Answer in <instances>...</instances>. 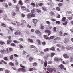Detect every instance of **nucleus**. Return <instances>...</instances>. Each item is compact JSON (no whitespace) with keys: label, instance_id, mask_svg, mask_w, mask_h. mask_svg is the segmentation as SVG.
<instances>
[{"label":"nucleus","instance_id":"0e129e2a","mask_svg":"<svg viewBox=\"0 0 73 73\" xmlns=\"http://www.w3.org/2000/svg\"><path fill=\"white\" fill-rule=\"evenodd\" d=\"M35 16V14H31V17H33Z\"/></svg>","mask_w":73,"mask_h":73},{"label":"nucleus","instance_id":"864d4df0","mask_svg":"<svg viewBox=\"0 0 73 73\" xmlns=\"http://www.w3.org/2000/svg\"><path fill=\"white\" fill-rule=\"evenodd\" d=\"M9 29L11 31H12V32H13V30H14L13 29H12V28L11 27H9Z\"/></svg>","mask_w":73,"mask_h":73},{"label":"nucleus","instance_id":"2f4dec72","mask_svg":"<svg viewBox=\"0 0 73 73\" xmlns=\"http://www.w3.org/2000/svg\"><path fill=\"white\" fill-rule=\"evenodd\" d=\"M39 51L40 52V54H41V55H42H42H43V54H44V53H43V52H42V50H41V51L40 50H39Z\"/></svg>","mask_w":73,"mask_h":73},{"label":"nucleus","instance_id":"79ce46f5","mask_svg":"<svg viewBox=\"0 0 73 73\" xmlns=\"http://www.w3.org/2000/svg\"><path fill=\"white\" fill-rule=\"evenodd\" d=\"M16 24H17V25L18 27V26H19L20 25V23H19V22H17Z\"/></svg>","mask_w":73,"mask_h":73},{"label":"nucleus","instance_id":"ea45409f","mask_svg":"<svg viewBox=\"0 0 73 73\" xmlns=\"http://www.w3.org/2000/svg\"><path fill=\"white\" fill-rule=\"evenodd\" d=\"M13 42L14 43H15V44H18V43H19V41H18L17 40H14L13 41Z\"/></svg>","mask_w":73,"mask_h":73},{"label":"nucleus","instance_id":"58836bf2","mask_svg":"<svg viewBox=\"0 0 73 73\" xmlns=\"http://www.w3.org/2000/svg\"><path fill=\"white\" fill-rule=\"evenodd\" d=\"M54 61H58V60H59V59L57 57H55L54 58Z\"/></svg>","mask_w":73,"mask_h":73},{"label":"nucleus","instance_id":"c756f323","mask_svg":"<svg viewBox=\"0 0 73 73\" xmlns=\"http://www.w3.org/2000/svg\"><path fill=\"white\" fill-rule=\"evenodd\" d=\"M31 12L32 13H35V9H33V10L31 11Z\"/></svg>","mask_w":73,"mask_h":73},{"label":"nucleus","instance_id":"9b49d317","mask_svg":"<svg viewBox=\"0 0 73 73\" xmlns=\"http://www.w3.org/2000/svg\"><path fill=\"white\" fill-rule=\"evenodd\" d=\"M42 9L44 11H47V7L45 6H43L42 7Z\"/></svg>","mask_w":73,"mask_h":73},{"label":"nucleus","instance_id":"ddd939ff","mask_svg":"<svg viewBox=\"0 0 73 73\" xmlns=\"http://www.w3.org/2000/svg\"><path fill=\"white\" fill-rule=\"evenodd\" d=\"M27 17L28 19L31 18V13H29L27 14Z\"/></svg>","mask_w":73,"mask_h":73},{"label":"nucleus","instance_id":"680f3d73","mask_svg":"<svg viewBox=\"0 0 73 73\" xmlns=\"http://www.w3.org/2000/svg\"><path fill=\"white\" fill-rule=\"evenodd\" d=\"M34 69L33 68H30L29 69V71H33V70Z\"/></svg>","mask_w":73,"mask_h":73},{"label":"nucleus","instance_id":"a18cd8bd","mask_svg":"<svg viewBox=\"0 0 73 73\" xmlns=\"http://www.w3.org/2000/svg\"><path fill=\"white\" fill-rule=\"evenodd\" d=\"M66 13L68 14H71L72 12L70 11H68Z\"/></svg>","mask_w":73,"mask_h":73},{"label":"nucleus","instance_id":"4d7b16f0","mask_svg":"<svg viewBox=\"0 0 73 73\" xmlns=\"http://www.w3.org/2000/svg\"><path fill=\"white\" fill-rule=\"evenodd\" d=\"M13 58V55H11L10 56V59L11 60H12Z\"/></svg>","mask_w":73,"mask_h":73},{"label":"nucleus","instance_id":"69168bd1","mask_svg":"<svg viewBox=\"0 0 73 73\" xmlns=\"http://www.w3.org/2000/svg\"><path fill=\"white\" fill-rule=\"evenodd\" d=\"M66 35H68V33H64L63 35V36H66Z\"/></svg>","mask_w":73,"mask_h":73},{"label":"nucleus","instance_id":"20e7f679","mask_svg":"<svg viewBox=\"0 0 73 73\" xmlns=\"http://www.w3.org/2000/svg\"><path fill=\"white\" fill-rule=\"evenodd\" d=\"M45 32L46 33H48V36H49L51 34V31L49 30H46L45 31Z\"/></svg>","mask_w":73,"mask_h":73},{"label":"nucleus","instance_id":"6e6d98bb","mask_svg":"<svg viewBox=\"0 0 73 73\" xmlns=\"http://www.w3.org/2000/svg\"><path fill=\"white\" fill-rule=\"evenodd\" d=\"M36 12H38V13H40L41 12V10L37 9V11H36Z\"/></svg>","mask_w":73,"mask_h":73},{"label":"nucleus","instance_id":"6e6552de","mask_svg":"<svg viewBox=\"0 0 73 73\" xmlns=\"http://www.w3.org/2000/svg\"><path fill=\"white\" fill-rule=\"evenodd\" d=\"M35 33L38 35L39 36H41V32L38 30H37L35 31Z\"/></svg>","mask_w":73,"mask_h":73},{"label":"nucleus","instance_id":"aec40b11","mask_svg":"<svg viewBox=\"0 0 73 73\" xmlns=\"http://www.w3.org/2000/svg\"><path fill=\"white\" fill-rule=\"evenodd\" d=\"M39 61L41 62V64L42 65H43V64L44 63V60H43L41 59H39Z\"/></svg>","mask_w":73,"mask_h":73},{"label":"nucleus","instance_id":"de8ad7c7","mask_svg":"<svg viewBox=\"0 0 73 73\" xmlns=\"http://www.w3.org/2000/svg\"><path fill=\"white\" fill-rule=\"evenodd\" d=\"M41 29H44V26L43 25H42L41 26Z\"/></svg>","mask_w":73,"mask_h":73},{"label":"nucleus","instance_id":"a211bd4d","mask_svg":"<svg viewBox=\"0 0 73 73\" xmlns=\"http://www.w3.org/2000/svg\"><path fill=\"white\" fill-rule=\"evenodd\" d=\"M47 70L49 71L50 72H51V73H52V72H53V71H51V70H52V68L51 67L48 68Z\"/></svg>","mask_w":73,"mask_h":73},{"label":"nucleus","instance_id":"052dcab7","mask_svg":"<svg viewBox=\"0 0 73 73\" xmlns=\"http://www.w3.org/2000/svg\"><path fill=\"white\" fill-rule=\"evenodd\" d=\"M31 5H32L33 7H35V4L33 3H31Z\"/></svg>","mask_w":73,"mask_h":73},{"label":"nucleus","instance_id":"774afa93","mask_svg":"<svg viewBox=\"0 0 73 73\" xmlns=\"http://www.w3.org/2000/svg\"><path fill=\"white\" fill-rule=\"evenodd\" d=\"M51 20L52 21H55L56 20V19H51Z\"/></svg>","mask_w":73,"mask_h":73},{"label":"nucleus","instance_id":"37998d69","mask_svg":"<svg viewBox=\"0 0 73 73\" xmlns=\"http://www.w3.org/2000/svg\"><path fill=\"white\" fill-rule=\"evenodd\" d=\"M9 52H11L12 51H13V49L11 48H9Z\"/></svg>","mask_w":73,"mask_h":73},{"label":"nucleus","instance_id":"e433bc0d","mask_svg":"<svg viewBox=\"0 0 73 73\" xmlns=\"http://www.w3.org/2000/svg\"><path fill=\"white\" fill-rule=\"evenodd\" d=\"M16 8L17 9V10H18V11H19V6L17 5L16 7Z\"/></svg>","mask_w":73,"mask_h":73},{"label":"nucleus","instance_id":"1a4fd4ad","mask_svg":"<svg viewBox=\"0 0 73 73\" xmlns=\"http://www.w3.org/2000/svg\"><path fill=\"white\" fill-rule=\"evenodd\" d=\"M15 35H20L21 34V32L19 31H17L14 33Z\"/></svg>","mask_w":73,"mask_h":73},{"label":"nucleus","instance_id":"72a5a7b5","mask_svg":"<svg viewBox=\"0 0 73 73\" xmlns=\"http://www.w3.org/2000/svg\"><path fill=\"white\" fill-rule=\"evenodd\" d=\"M1 25H2V26H3V27H6V26H7L6 25L4 24V23H2L1 24Z\"/></svg>","mask_w":73,"mask_h":73},{"label":"nucleus","instance_id":"4468645a","mask_svg":"<svg viewBox=\"0 0 73 73\" xmlns=\"http://www.w3.org/2000/svg\"><path fill=\"white\" fill-rule=\"evenodd\" d=\"M0 52L1 53H3V54H4V53H5V52H6V50H1L0 51Z\"/></svg>","mask_w":73,"mask_h":73},{"label":"nucleus","instance_id":"423d86ee","mask_svg":"<svg viewBox=\"0 0 73 73\" xmlns=\"http://www.w3.org/2000/svg\"><path fill=\"white\" fill-rule=\"evenodd\" d=\"M69 42V39H68L65 38L64 40V42L65 44H68Z\"/></svg>","mask_w":73,"mask_h":73},{"label":"nucleus","instance_id":"603ef678","mask_svg":"<svg viewBox=\"0 0 73 73\" xmlns=\"http://www.w3.org/2000/svg\"><path fill=\"white\" fill-rule=\"evenodd\" d=\"M8 5L9 6V7H10V6H11V5H12V4L11 3L9 2L8 3Z\"/></svg>","mask_w":73,"mask_h":73},{"label":"nucleus","instance_id":"5701e85b","mask_svg":"<svg viewBox=\"0 0 73 73\" xmlns=\"http://www.w3.org/2000/svg\"><path fill=\"white\" fill-rule=\"evenodd\" d=\"M50 50H52V51H55V49L54 47H52L50 49Z\"/></svg>","mask_w":73,"mask_h":73},{"label":"nucleus","instance_id":"f704fd0d","mask_svg":"<svg viewBox=\"0 0 73 73\" xmlns=\"http://www.w3.org/2000/svg\"><path fill=\"white\" fill-rule=\"evenodd\" d=\"M67 23H68V22L67 21H66L65 23H63L62 24L63 25H66Z\"/></svg>","mask_w":73,"mask_h":73},{"label":"nucleus","instance_id":"cd10ccee","mask_svg":"<svg viewBox=\"0 0 73 73\" xmlns=\"http://www.w3.org/2000/svg\"><path fill=\"white\" fill-rule=\"evenodd\" d=\"M54 55H55V53H52L51 54V57H53V56H54Z\"/></svg>","mask_w":73,"mask_h":73},{"label":"nucleus","instance_id":"7ed1b4c3","mask_svg":"<svg viewBox=\"0 0 73 73\" xmlns=\"http://www.w3.org/2000/svg\"><path fill=\"white\" fill-rule=\"evenodd\" d=\"M32 20L33 23L34 24V26H36V24L37 23L38 20L37 19H33Z\"/></svg>","mask_w":73,"mask_h":73},{"label":"nucleus","instance_id":"c9c22d12","mask_svg":"<svg viewBox=\"0 0 73 73\" xmlns=\"http://www.w3.org/2000/svg\"><path fill=\"white\" fill-rule=\"evenodd\" d=\"M12 16H15L16 15V13L15 12H12Z\"/></svg>","mask_w":73,"mask_h":73},{"label":"nucleus","instance_id":"dca6fc26","mask_svg":"<svg viewBox=\"0 0 73 73\" xmlns=\"http://www.w3.org/2000/svg\"><path fill=\"white\" fill-rule=\"evenodd\" d=\"M59 67L60 68V69H64V65L62 64L59 66Z\"/></svg>","mask_w":73,"mask_h":73},{"label":"nucleus","instance_id":"412c9836","mask_svg":"<svg viewBox=\"0 0 73 73\" xmlns=\"http://www.w3.org/2000/svg\"><path fill=\"white\" fill-rule=\"evenodd\" d=\"M50 15L51 16H52V17H54L55 16L54 13L52 11L51 12Z\"/></svg>","mask_w":73,"mask_h":73},{"label":"nucleus","instance_id":"4be33fe9","mask_svg":"<svg viewBox=\"0 0 73 73\" xmlns=\"http://www.w3.org/2000/svg\"><path fill=\"white\" fill-rule=\"evenodd\" d=\"M66 48L68 50H70V49H72V47H70V46H69L67 47Z\"/></svg>","mask_w":73,"mask_h":73},{"label":"nucleus","instance_id":"473e14b6","mask_svg":"<svg viewBox=\"0 0 73 73\" xmlns=\"http://www.w3.org/2000/svg\"><path fill=\"white\" fill-rule=\"evenodd\" d=\"M33 65L34 66H37V63L36 62H35L33 64Z\"/></svg>","mask_w":73,"mask_h":73},{"label":"nucleus","instance_id":"e2e57ef3","mask_svg":"<svg viewBox=\"0 0 73 73\" xmlns=\"http://www.w3.org/2000/svg\"><path fill=\"white\" fill-rule=\"evenodd\" d=\"M33 58H32V57H30L29 58V60L30 61H32V60H33Z\"/></svg>","mask_w":73,"mask_h":73},{"label":"nucleus","instance_id":"13d9d810","mask_svg":"<svg viewBox=\"0 0 73 73\" xmlns=\"http://www.w3.org/2000/svg\"><path fill=\"white\" fill-rule=\"evenodd\" d=\"M56 10H57V11H60V7H57L56 8Z\"/></svg>","mask_w":73,"mask_h":73},{"label":"nucleus","instance_id":"7c9ffc66","mask_svg":"<svg viewBox=\"0 0 73 73\" xmlns=\"http://www.w3.org/2000/svg\"><path fill=\"white\" fill-rule=\"evenodd\" d=\"M49 49L48 48L45 49L44 50V51L45 52H47V51H49Z\"/></svg>","mask_w":73,"mask_h":73},{"label":"nucleus","instance_id":"49530a36","mask_svg":"<svg viewBox=\"0 0 73 73\" xmlns=\"http://www.w3.org/2000/svg\"><path fill=\"white\" fill-rule=\"evenodd\" d=\"M69 63V62H65L64 61H63V64H68Z\"/></svg>","mask_w":73,"mask_h":73},{"label":"nucleus","instance_id":"f257e3e1","mask_svg":"<svg viewBox=\"0 0 73 73\" xmlns=\"http://www.w3.org/2000/svg\"><path fill=\"white\" fill-rule=\"evenodd\" d=\"M21 25H23L22 26V27H24L25 26V24L26 23V21L24 20H22L21 21Z\"/></svg>","mask_w":73,"mask_h":73},{"label":"nucleus","instance_id":"09e8293b","mask_svg":"<svg viewBox=\"0 0 73 73\" xmlns=\"http://www.w3.org/2000/svg\"><path fill=\"white\" fill-rule=\"evenodd\" d=\"M5 73H10V72L9 71V70H5Z\"/></svg>","mask_w":73,"mask_h":73},{"label":"nucleus","instance_id":"8fccbe9b","mask_svg":"<svg viewBox=\"0 0 73 73\" xmlns=\"http://www.w3.org/2000/svg\"><path fill=\"white\" fill-rule=\"evenodd\" d=\"M54 38V36H52L50 37V39H53Z\"/></svg>","mask_w":73,"mask_h":73},{"label":"nucleus","instance_id":"a878e982","mask_svg":"<svg viewBox=\"0 0 73 73\" xmlns=\"http://www.w3.org/2000/svg\"><path fill=\"white\" fill-rule=\"evenodd\" d=\"M5 44L4 42L3 41H0V45H3Z\"/></svg>","mask_w":73,"mask_h":73},{"label":"nucleus","instance_id":"6ab92c4d","mask_svg":"<svg viewBox=\"0 0 73 73\" xmlns=\"http://www.w3.org/2000/svg\"><path fill=\"white\" fill-rule=\"evenodd\" d=\"M18 4H19V5H22L23 4V2H22V1L21 0L19 1Z\"/></svg>","mask_w":73,"mask_h":73},{"label":"nucleus","instance_id":"f3484780","mask_svg":"<svg viewBox=\"0 0 73 73\" xmlns=\"http://www.w3.org/2000/svg\"><path fill=\"white\" fill-rule=\"evenodd\" d=\"M44 66L46 68V66H47V60H45L44 63Z\"/></svg>","mask_w":73,"mask_h":73},{"label":"nucleus","instance_id":"5fc2aeb1","mask_svg":"<svg viewBox=\"0 0 73 73\" xmlns=\"http://www.w3.org/2000/svg\"><path fill=\"white\" fill-rule=\"evenodd\" d=\"M43 5V3H40L38 4V5L40 6H42Z\"/></svg>","mask_w":73,"mask_h":73},{"label":"nucleus","instance_id":"2eb2a0df","mask_svg":"<svg viewBox=\"0 0 73 73\" xmlns=\"http://www.w3.org/2000/svg\"><path fill=\"white\" fill-rule=\"evenodd\" d=\"M62 21L63 22H65V21H66V17H63L62 19Z\"/></svg>","mask_w":73,"mask_h":73},{"label":"nucleus","instance_id":"4c0bfd02","mask_svg":"<svg viewBox=\"0 0 73 73\" xmlns=\"http://www.w3.org/2000/svg\"><path fill=\"white\" fill-rule=\"evenodd\" d=\"M16 23H17V22H15L11 23V24L13 25H16Z\"/></svg>","mask_w":73,"mask_h":73},{"label":"nucleus","instance_id":"f8f14e48","mask_svg":"<svg viewBox=\"0 0 73 73\" xmlns=\"http://www.w3.org/2000/svg\"><path fill=\"white\" fill-rule=\"evenodd\" d=\"M28 41L29 42H31V43H33V40L32 39L29 38L28 39Z\"/></svg>","mask_w":73,"mask_h":73},{"label":"nucleus","instance_id":"3c124183","mask_svg":"<svg viewBox=\"0 0 73 73\" xmlns=\"http://www.w3.org/2000/svg\"><path fill=\"white\" fill-rule=\"evenodd\" d=\"M25 32L26 33V34H27V35H29V31H28L26 30L25 31Z\"/></svg>","mask_w":73,"mask_h":73},{"label":"nucleus","instance_id":"a19ab883","mask_svg":"<svg viewBox=\"0 0 73 73\" xmlns=\"http://www.w3.org/2000/svg\"><path fill=\"white\" fill-rule=\"evenodd\" d=\"M11 45L12 46H16V45H15V44L14 43H11Z\"/></svg>","mask_w":73,"mask_h":73},{"label":"nucleus","instance_id":"393cba45","mask_svg":"<svg viewBox=\"0 0 73 73\" xmlns=\"http://www.w3.org/2000/svg\"><path fill=\"white\" fill-rule=\"evenodd\" d=\"M46 28L47 29H52V26H47Z\"/></svg>","mask_w":73,"mask_h":73},{"label":"nucleus","instance_id":"9d476101","mask_svg":"<svg viewBox=\"0 0 73 73\" xmlns=\"http://www.w3.org/2000/svg\"><path fill=\"white\" fill-rule=\"evenodd\" d=\"M12 42V39H9L7 42V44L9 45V44H10L11 42Z\"/></svg>","mask_w":73,"mask_h":73},{"label":"nucleus","instance_id":"c03bdc74","mask_svg":"<svg viewBox=\"0 0 73 73\" xmlns=\"http://www.w3.org/2000/svg\"><path fill=\"white\" fill-rule=\"evenodd\" d=\"M1 62H3L5 64H7V62H5V61L3 60H1Z\"/></svg>","mask_w":73,"mask_h":73},{"label":"nucleus","instance_id":"f03ea898","mask_svg":"<svg viewBox=\"0 0 73 73\" xmlns=\"http://www.w3.org/2000/svg\"><path fill=\"white\" fill-rule=\"evenodd\" d=\"M56 46L57 47H59V48H61L62 49V50L65 49V47H64L63 45L57 44L56 45Z\"/></svg>","mask_w":73,"mask_h":73},{"label":"nucleus","instance_id":"c85d7f7f","mask_svg":"<svg viewBox=\"0 0 73 73\" xmlns=\"http://www.w3.org/2000/svg\"><path fill=\"white\" fill-rule=\"evenodd\" d=\"M9 64L10 65H11V66H14V64L12 62L9 63Z\"/></svg>","mask_w":73,"mask_h":73},{"label":"nucleus","instance_id":"338daca9","mask_svg":"<svg viewBox=\"0 0 73 73\" xmlns=\"http://www.w3.org/2000/svg\"><path fill=\"white\" fill-rule=\"evenodd\" d=\"M6 52L7 53H9V50L8 48H6Z\"/></svg>","mask_w":73,"mask_h":73},{"label":"nucleus","instance_id":"39448f33","mask_svg":"<svg viewBox=\"0 0 73 73\" xmlns=\"http://www.w3.org/2000/svg\"><path fill=\"white\" fill-rule=\"evenodd\" d=\"M18 72H21V71H23V72H25L26 71V70L24 68H20L18 69Z\"/></svg>","mask_w":73,"mask_h":73},{"label":"nucleus","instance_id":"0eeeda50","mask_svg":"<svg viewBox=\"0 0 73 73\" xmlns=\"http://www.w3.org/2000/svg\"><path fill=\"white\" fill-rule=\"evenodd\" d=\"M63 56L64 58H68L69 57L68 55H67L66 54H63Z\"/></svg>","mask_w":73,"mask_h":73},{"label":"nucleus","instance_id":"bb28decb","mask_svg":"<svg viewBox=\"0 0 73 73\" xmlns=\"http://www.w3.org/2000/svg\"><path fill=\"white\" fill-rule=\"evenodd\" d=\"M57 69V68L56 67H54L52 69V70H54V72H56V70Z\"/></svg>","mask_w":73,"mask_h":73},{"label":"nucleus","instance_id":"bf43d9fd","mask_svg":"<svg viewBox=\"0 0 73 73\" xmlns=\"http://www.w3.org/2000/svg\"><path fill=\"white\" fill-rule=\"evenodd\" d=\"M19 40H20L21 41H22L23 42H24V39H23L21 38H19L18 39Z\"/></svg>","mask_w":73,"mask_h":73},{"label":"nucleus","instance_id":"b1692460","mask_svg":"<svg viewBox=\"0 0 73 73\" xmlns=\"http://www.w3.org/2000/svg\"><path fill=\"white\" fill-rule=\"evenodd\" d=\"M23 11H26V12H30V11H29V10L26 8H25L24 9H23Z\"/></svg>","mask_w":73,"mask_h":73}]
</instances>
